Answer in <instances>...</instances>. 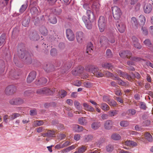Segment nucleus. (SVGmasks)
Masks as SVG:
<instances>
[{"instance_id":"obj_1","label":"nucleus","mask_w":153,"mask_h":153,"mask_svg":"<svg viewBox=\"0 0 153 153\" xmlns=\"http://www.w3.org/2000/svg\"><path fill=\"white\" fill-rule=\"evenodd\" d=\"M17 54L20 59H23L25 57L26 62L27 64H30L32 62V53L27 52L25 50L24 45L21 43L18 45L17 48Z\"/></svg>"},{"instance_id":"obj_2","label":"nucleus","mask_w":153,"mask_h":153,"mask_svg":"<svg viewBox=\"0 0 153 153\" xmlns=\"http://www.w3.org/2000/svg\"><path fill=\"white\" fill-rule=\"evenodd\" d=\"M85 68L86 71L92 72L97 77H101L104 76L103 74L98 71L99 68L94 65H88L85 67Z\"/></svg>"},{"instance_id":"obj_3","label":"nucleus","mask_w":153,"mask_h":153,"mask_svg":"<svg viewBox=\"0 0 153 153\" xmlns=\"http://www.w3.org/2000/svg\"><path fill=\"white\" fill-rule=\"evenodd\" d=\"M62 62L61 61H56L55 63H54V66L51 63H48L44 64L43 66V68L44 70L47 73L52 72L55 70V67L56 68L59 66Z\"/></svg>"},{"instance_id":"obj_4","label":"nucleus","mask_w":153,"mask_h":153,"mask_svg":"<svg viewBox=\"0 0 153 153\" xmlns=\"http://www.w3.org/2000/svg\"><path fill=\"white\" fill-rule=\"evenodd\" d=\"M98 22L100 31L101 32H103L105 28L107 19L104 16H101L99 18Z\"/></svg>"},{"instance_id":"obj_5","label":"nucleus","mask_w":153,"mask_h":153,"mask_svg":"<svg viewBox=\"0 0 153 153\" xmlns=\"http://www.w3.org/2000/svg\"><path fill=\"white\" fill-rule=\"evenodd\" d=\"M112 11L114 19L118 20L120 18L122 13L120 9L117 6L112 7Z\"/></svg>"},{"instance_id":"obj_6","label":"nucleus","mask_w":153,"mask_h":153,"mask_svg":"<svg viewBox=\"0 0 153 153\" xmlns=\"http://www.w3.org/2000/svg\"><path fill=\"white\" fill-rule=\"evenodd\" d=\"M36 93L39 94H45L47 95H51L53 93V91L47 87H44L38 89Z\"/></svg>"},{"instance_id":"obj_7","label":"nucleus","mask_w":153,"mask_h":153,"mask_svg":"<svg viewBox=\"0 0 153 153\" xmlns=\"http://www.w3.org/2000/svg\"><path fill=\"white\" fill-rule=\"evenodd\" d=\"M30 40L33 41H37L39 39V36L36 31L30 32L28 36Z\"/></svg>"},{"instance_id":"obj_8","label":"nucleus","mask_w":153,"mask_h":153,"mask_svg":"<svg viewBox=\"0 0 153 153\" xmlns=\"http://www.w3.org/2000/svg\"><path fill=\"white\" fill-rule=\"evenodd\" d=\"M72 64L69 62L64 63V65L61 67L60 71L63 74L68 71L71 67Z\"/></svg>"},{"instance_id":"obj_9","label":"nucleus","mask_w":153,"mask_h":153,"mask_svg":"<svg viewBox=\"0 0 153 153\" xmlns=\"http://www.w3.org/2000/svg\"><path fill=\"white\" fill-rule=\"evenodd\" d=\"M82 19L84 22L87 28L89 30L91 29L92 27L91 20L88 19V18L85 16H83L82 17Z\"/></svg>"},{"instance_id":"obj_10","label":"nucleus","mask_w":153,"mask_h":153,"mask_svg":"<svg viewBox=\"0 0 153 153\" xmlns=\"http://www.w3.org/2000/svg\"><path fill=\"white\" fill-rule=\"evenodd\" d=\"M16 87L13 85L8 86L6 88L5 92L8 95H11L13 94L16 91Z\"/></svg>"},{"instance_id":"obj_11","label":"nucleus","mask_w":153,"mask_h":153,"mask_svg":"<svg viewBox=\"0 0 153 153\" xmlns=\"http://www.w3.org/2000/svg\"><path fill=\"white\" fill-rule=\"evenodd\" d=\"M119 54L120 56L123 58H129L132 55V52L128 50L123 51L120 52Z\"/></svg>"},{"instance_id":"obj_12","label":"nucleus","mask_w":153,"mask_h":153,"mask_svg":"<svg viewBox=\"0 0 153 153\" xmlns=\"http://www.w3.org/2000/svg\"><path fill=\"white\" fill-rule=\"evenodd\" d=\"M152 9L153 7L150 3L146 4L143 7V11L146 14L151 13Z\"/></svg>"},{"instance_id":"obj_13","label":"nucleus","mask_w":153,"mask_h":153,"mask_svg":"<svg viewBox=\"0 0 153 153\" xmlns=\"http://www.w3.org/2000/svg\"><path fill=\"white\" fill-rule=\"evenodd\" d=\"M66 36L68 39L70 41L74 39L75 36L73 31L70 29H67L66 31Z\"/></svg>"},{"instance_id":"obj_14","label":"nucleus","mask_w":153,"mask_h":153,"mask_svg":"<svg viewBox=\"0 0 153 153\" xmlns=\"http://www.w3.org/2000/svg\"><path fill=\"white\" fill-rule=\"evenodd\" d=\"M36 76V72L35 71H32L29 74L27 78V82L30 83L35 79Z\"/></svg>"},{"instance_id":"obj_15","label":"nucleus","mask_w":153,"mask_h":153,"mask_svg":"<svg viewBox=\"0 0 153 153\" xmlns=\"http://www.w3.org/2000/svg\"><path fill=\"white\" fill-rule=\"evenodd\" d=\"M24 102L23 100L20 98L13 99L10 101L11 104L16 105L22 104Z\"/></svg>"},{"instance_id":"obj_16","label":"nucleus","mask_w":153,"mask_h":153,"mask_svg":"<svg viewBox=\"0 0 153 153\" xmlns=\"http://www.w3.org/2000/svg\"><path fill=\"white\" fill-rule=\"evenodd\" d=\"M19 73L14 70H11L9 72V76L13 79H17L19 78Z\"/></svg>"},{"instance_id":"obj_17","label":"nucleus","mask_w":153,"mask_h":153,"mask_svg":"<svg viewBox=\"0 0 153 153\" xmlns=\"http://www.w3.org/2000/svg\"><path fill=\"white\" fill-rule=\"evenodd\" d=\"M47 82V79L44 77L41 78L39 79H36L35 84L38 86L44 85Z\"/></svg>"},{"instance_id":"obj_18","label":"nucleus","mask_w":153,"mask_h":153,"mask_svg":"<svg viewBox=\"0 0 153 153\" xmlns=\"http://www.w3.org/2000/svg\"><path fill=\"white\" fill-rule=\"evenodd\" d=\"M116 25L118 30L120 33H123L124 32L126 28L125 24L123 23H119L118 22L116 23Z\"/></svg>"},{"instance_id":"obj_19","label":"nucleus","mask_w":153,"mask_h":153,"mask_svg":"<svg viewBox=\"0 0 153 153\" xmlns=\"http://www.w3.org/2000/svg\"><path fill=\"white\" fill-rule=\"evenodd\" d=\"M76 37L77 41L81 43L84 38L83 33L82 31H79L76 33Z\"/></svg>"},{"instance_id":"obj_20","label":"nucleus","mask_w":153,"mask_h":153,"mask_svg":"<svg viewBox=\"0 0 153 153\" xmlns=\"http://www.w3.org/2000/svg\"><path fill=\"white\" fill-rule=\"evenodd\" d=\"M30 21V18L28 16H24L22 19V25L25 27L28 26L29 23Z\"/></svg>"},{"instance_id":"obj_21","label":"nucleus","mask_w":153,"mask_h":153,"mask_svg":"<svg viewBox=\"0 0 153 153\" xmlns=\"http://www.w3.org/2000/svg\"><path fill=\"white\" fill-rule=\"evenodd\" d=\"M113 122L111 120H107L106 121L104 124L105 129L107 130L111 129L113 126Z\"/></svg>"},{"instance_id":"obj_22","label":"nucleus","mask_w":153,"mask_h":153,"mask_svg":"<svg viewBox=\"0 0 153 153\" xmlns=\"http://www.w3.org/2000/svg\"><path fill=\"white\" fill-rule=\"evenodd\" d=\"M86 15L88 17V19L91 20V22H93L94 20V15L93 12L90 10H87Z\"/></svg>"},{"instance_id":"obj_23","label":"nucleus","mask_w":153,"mask_h":153,"mask_svg":"<svg viewBox=\"0 0 153 153\" xmlns=\"http://www.w3.org/2000/svg\"><path fill=\"white\" fill-rule=\"evenodd\" d=\"M83 106L86 110L90 112L95 111L94 108L86 103H83Z\"/></svg>"},{"instance_id":"obj_24","label":"nucleus","mask_w":153,"mask_h":153,"mask_svg":"<svg viewBox=\"0 0 153 153\" xmlns=\"http://www.w3.org/2000/svg\"><path fill=\"white\" fill-rule=\"evenodd\" d=\"M101 65L104 68L108 69H111L113 68V66L111 63L108 62H104L102 63Z\"/></svg>"},{"instance_id":"obj_25","label":"nucleus","mask_w":153,"mask_h":153,"mask_svg":"<svg viewBox=\"0 0 153 153\" xmlns=\"http://www.w3.org/2000/svg\"><path fill=\"white\" fill-rule=\"evenodd\" d=\"M6 35L5 33H2L0 36V46L4 45L6 42Z\"/></svg>"},{"instance_id":"obj_26","label":"nucleus","mask_w":153,"mask_h":153,"mask_svg":"<svg viewBox=\"0 0 153 153\" xmlns=\"http://www.w3.org/2000/svg\"><path fill=\"white\" fill-rule=\"evenodd\" d=\"M67 93L66 91L64 90H61L58 93V96L61 98L65 97L67 95Z\"/></svg>"},{"instance_id":"obj_27","label":"nucleus","mask_w":153,"mask_h":153,"mask_svg":"<svg viewBox=\"0 0 153 153\" xmlns=\"http://www.w3.org/2000/svg\"><path fill=\"white\" fill-rule=\"evenodd\" d=\"M39 31L42 35L46 36L48 34V30L45 27H41L39 29Z\"/></svg>"},{"instance_id":"obj_28","label":"nucleus","mask_w":153,"mask_h":153,"mask_svg":"<svg viewBox=\"0 0 153 153\" xmlns=\"http://www.w3.org/2000/svg\"><path fill=\"white\" fill-rule=\"evenodd\" d=\"M53 125H56L57 128L58 130H61L64 128V126L63 124L58 123L57 122L53 121L52 123Z\"/></svg>"},{"instance_id":"obj_29","label":"nucleus","mask_w":153,"mask_h":153,"mask_svg":"<svg viewBox=\"0 0 153 153\" xmlns=\"http://www.w3.org/2000/svg\"><path fill=\"white\" fill-rule=\"evenodd\" d=\"M5 63L2 60H0V74L4 73L5 70Z\"/></svg>"},{"instance_id":"obj_30","label":"nucleus","mask_w":153,"mask_h":153,"mask_svg":"<svg viewBox=\"0 0 153 153\" xmlns=\"http://www.w3.org/2000/svg\"><path fill=\"white\" fill-rule=\"evenodd\" d=\"M62 9L59 7H55L53 9L52 11L56 15H59L62 13Z\"/></svg>"},{"instance_id":"obj_31","label":"nucleus","mask_w":153,"mask_h":153,"mask_svg":"<svg viewBox=\"0 0 153 153\" xmlns=\"http://www.w3.org/2000/svg\"><path fill=\"white\" fill-rule=\"evenodd\" d=\"M131 23L133 26H134L137 28L138 27V22L137 19L135 17H132L131 19Z\"/></svg>"},{"instance_id":"obj_32","label":"nucleus","mask_w":153,"mask_h":153,"mask_svg":"<svg viewBox=\"0 0 153 153\" xmlns=\"http://www.w3.org/2000/svg\"><path fill=\"white\" fill-rule=\"evenodd\" d=\"M100 4L96 2H94L92 5V9L94 10L96 12L99 11Z\"/></svg>"},{"instance_id":"obj_33","label":"nucleus","mask_w":153,"mask_h":153,"mask_svg":"<svg viewBox=\"0 0 153 153\" xmlns=\"http://www.w3.org/2000/svg\"><path fill=\"white\" fill-rule=\"evenodd\" d=\"M126 145L128 146H137V144L132 140L126 141L125 142Z\"/></svg>"},{"instance_id":"obj_34","label":"nucleus","mask_w":153,"mask_h":153,"mask_svg":"<svg viewBox=\"0 0 153 153\" xmlns=\"http://www.w3.org/2000/svg\"><path fill=\"white\" fill-rule=\"evenodd\" d=\"M93 44L90 42L88 44L87 46L86 53L89 54V53H91L93 51Z\"/></svg>"},{"instance_id":"obj_35","label":"nucleus","mask_w":153,"mask_h":153,"mask_svg":"<svg viewBox=\"0 0 153 153\" xmlns=\"http://www.w3.org/2000/svg\"><path fill=\"white\" fill-rule=\"evenodd\" d=\"M49 22L53 24H56L57 22V19L56 16L53 15L50 16V18L49 19Z\"/></svg>"},{"instance_id":"obj_36","label":"nucleus","mask_w":153,"mask_h":153,"mask_svg":"<svg viewBox=\"0 0 153 153\" xmlns=\"http://www.w3.org/2000/svg\"><path fill=\"white\" fill-rule=\"evenodd\" d=\"M100 107L104 111H107L109 109V106L105 103H101Z\"/></svg>"},{"instance_id":"obj_37","label":"nucleus","mask_w":153,"mask_h":153,"mask_svg":"<svg viewBox=\"0 0 153 153\" xmlns=\"http://www.w3.org/2000/svg\"><path fill=\"white\" fill-rule=\"evenodd\" d=\"M108 41V39L106 37L102 36L100 37V42L101 44H105Z\"/></svg>"},{"instance_id":"obj_38","label":"nucleus","mask_w":153,"mask_h":153,"mask_svg":"<svg viewBox=\"0 0 153 153\" xmlns=\"http://www.w3.org/2000/svg\"><path fill=\"white\" fill-rule=\"evenodd\" d=\"M111 138L114 140H118L121 138L120 135L117 133L113 134L111 136Z\"/></svg>"},{"instance_id":"obj_39","label":"nucleus","mask_w":153,"mask_h":153,"mask_svg":"<svg viewBox=\"0 0 153 153\" xmlns=\"http://www.w3.org/2000/svg\"><path fill=\"white\" fill-rule=\"evenodd\" d=\"M140 26H144L146 22V18L143 15H141L139 16Z\"/></svg>"},{"instance_id":"obj_40","label":"nucleus","mask_w":153,"mask_h":153,"mask_svg":"<svg viewBox=\"0 0 153 153\" xmlns=\"http://www.w3.org/2000/svg\"><path fill=\"white\" fill-rule=\"evenodd\" d=\"M144 136L146 139L149 142H152L153 140V138L151 134L148 132H146Z\"/></svg>"},{"instance_id":"obj_41","label":"nucleus","mask_w":153,"mask_h":153,"mask_svg":"<svg viewBox=\"0 0 153 153\" xmlns=\"http://www.w3.org/2000/svg\"><path fill=\"white\" fill-rule=\"evenodd\" d=\"M30 12L32 15L36 16L38 15V10L37 8L35 7H32L30 9Z\"/></svg>"},{"instance_id":"obj_42","label":"nucleus","mask_w":153,"mask_h":153,"mask_svg":"<svg viewBox=\"0 0 153 153\" xmlns=\"http://www.w3.org/2000/svg\"><path fill=\"white\" fill-rule=\"evenodd\" d=\"M130 60H131L136 62H139L141 60H142L144 61H146V60L144 59H142L140 57L136 56L131 57L130 58Z\"/></svg>"},{"instance_id":"obj_43","label":"nucleus","mask_w":153,"mask_h":153,"mask_svg":"<svg viewBox=\"0 0 153 153\" xmlns=\"http://www.w3.org/2000/svg\"><path fill=\"white\" fill-rule=\"evenodd\" d=\"M105 149L107 152L111 153L114 149V146L111 144H109L106 146Z\"/></svg>"},{"instance_id":"obj_44","label":"nucleus","mask_w":153,"mask_h":153,"mask_svg":"<svg viewBox=\"0 0 153 153\" xmlns=\"http://www.w3.org/2000/svg\"><path fill=\"white\" fill-rule=\"evenodd\" d=\"M100 123L94 122L91 125V127L94 130L97 129L100 127Z\"/></svg>"},{"instance_id":"obj_45","label":"nucleus","mask_w":153,"mask_h":153,"mask_svg":"<svg viewBox=\"0 0 153 153\" xmlns=\"http://www.w3.org/2000/svg\"><path fill=\"white\" fill-rule=\"evenodd\" d=\"M93 138V136L91 135H86L84 137V141L85 142H87L91 140Z\"/></svg>"},{"instance_id":"obj_46","label":"nucleus","mask_w":153,"mask_h":153,"mask_svg":"<svg viewBox=\"0 0 153 153\" xmlns=\"http://www.w3.org/2000/svg\"><path fill=\"white\" fill-rule=\"evenodd\" d=\"M77 149L78 153H83L86 150L87 147L85 146H82L78 147Z\"/></svg>"},{"instance_id":"obj_47","label":"nucleus","mask_w":153,"mask_h":153,"mask_svg":"<svg viewBox=\"0 0 153 153\" xmlns=\"http://www.w3.org/2000/svg\"><path fill=\"white\" fill-rule=\"evenodd\" d=\"M141 30L142 33L145 36H147L148 34V30L147 27L146 26H142Z\"/></svg>"},{"instance_id":"obj_48","label":"nucleus","mask_w":153,"mask_h":153,"mask_svg":"<svg viewBox=\"0 0 153 153\" xmlns=\"http://www.w3.org/2000/svg\"><path fill=\"white\" fill-rule=\"evenodd\" d=\"M47 133L48 137H53L55 136L56 132L53 130H48Z\"/></svg>"},{"instance_id":"obj_49","label":"nucleus","mask_w":153,"mask_h":153,"mask_svg":"<svg viewBox=\"0 0 153 153\" xmlns=\"http://www.w3.org/2000/svg\"><path fill=\"white\" fill-rule=\"evenodd\" d=\"M106 55L107 57L108 58H111L113 56L112 52L110 49H107L106 50Z\"/></svg>"},{"instance_id":"obj_50","label":"nucleus","mask_w":153,"mask_h":153,"mask_svg":"<svg viewBox=\"0 0 153 153\" xmlns=\"http://www.w3.org/2000/svg\"><path fill=\"white\" fill-rule=\"evenodd\" d=\"M144 44L149 48L152 47V44L150 39H146L143 42Z\"/></svg>"},{"instance_id":"obj_51","label":"nucleus","mask_w":153,"mask_h":153,"mask_svg":"<svg viewBox=\"0 0 153 153\" xmlns=\"http://www.w3.org/2000/svg\"><path fill=\"white\" fill-rule=\"evenodd\" d=\"M75 131L77 132H80L83 130V127L80 126L78 125H76L75 126Z\"/></svg>"},{"instance_id":"obj_52","label":"nucleus","mask_w":153,"mask_h":153,"mask_svg":"<svg viewBox=\"0 0 153 153\" xmlns=\"http://www.w3.org/2000/svg\"><path fill=\"white\" fill-rule=\"evenodd\" d=\"M78 120L79 123L82 125H85L87 123L86 120L83 117L78 119Z\"/></svg>"},{"instance_id":"obj_53","label":"nucleus","mask_w":153,"mask_h":153,"mask_svg":"<svg viewBox=\"0 0 153 153\" xmlns=\"http://www.w3.org/2000/svg\"><path fill=\"white\" fill-rule=\"evenodd\" d=\"M44 122L41 120H37L34 122V124L35 126H38L42 125L44 124Z\"/></svg>"},{"instance_id":"obj_54","label":"nucleus","mask_w":153,"mask_h":153,"mask_svg":"<svg viewBox=\"0 0 153 153\" xmlns=\"http://www.w3.org/2000/svg\"><path fill=\"white\" fill-rule=\"evenodd\" d=\"M75 147L76 146L75 145H73L63 149V151H65V152H68L69 151L74 149Z\"/></svg>"},{"instance_id":"obj_55","label":"nucleus","mask_w":153,"mask_h":153,"mask_svg":"<svg viewBox=\"0 0 153 153\" xmlns=\"http://www.w3.org/2000/svg\"><path fill=\"white\" fill-rule=\"evenodd\" d=\"M20 114L19 113H13L12 114L10 118V120H12L17 117H19Z\"/></svg>"},{"instance_id":"obj_56","label":"nucleus","mask_w":153,"mask_h":153,"mask_svg":"<svg viewBox=\"0 0 153 153\" xmlns=\"http://www.w3.org/2000/svg\"><path fill=\"white\" fill-rule=\"evenodd\" d=\"M50 53L52 56H55L57 54V50L55 48H52L50 51Z\"/></svg>"},{"instance_id":"obj_57","label":"nucleus","mask_w":153,"mask_h":153,"mask_svg":"<svg viewBox=\"0 0 153 153\" xmlns=\"http://www.w3.org/2000/svg\"><path fill=\"white\" fill-rule=\"evenodd\" d=\"M27 7V6L26 4H23L21 6L19 12L21 13H23L26 10Z\"/></svg>"},{"instance_id":"obj_58","label":"nucleus","mask_w":153,"mask_h":153,"mask_svg":"<svg viewBox=\"0 0 153 153\" xmlns=\"http://www.w3.org/2000/svg\"><path fill=\"white\" fill-rule=\"evenodd\" d=\"M108 103L110 106L113 107H115L117 105V102L113 100H110L108 102Z\"/></svg>"},{"instance_id":"obj_59","label":"nucleus","mask_w":153,"mask_h":153,"mask_svg":"<svg viewBox=\"0 0 153 153\" xmlns=\"http://www.w3.org/2000/svg\"><path fill=\"white\" fill-rule=\"evenodd\" d=\"M120 125L121 126L126 127L128 126L129 123L126 121H123L120 122Z\"/></svg>"},{"instance_id":"obj_60","label":"nucleus","mask_w":153,"mask_h":153,"mask_svg":"<svg viewBox=\"0 0 153 153\" xmlns=\"http://www.w3.org/2000/svg\"><path fill=\"white\" fill-rule=\"evenodd\" d=\"M118 83L119 85L123 86H126L128 85V84L127 82L123 81L121 79L118 82Z\"/></svg>"},{"instance_id":"obj_61","label":"nucleus","mask_w":153,"mask_h":153,"mask_svg":"<svg viewBox=\"0 0 153 153\" xmlns=\"http://www.w3.org/2000/svg\"><path fill=\"white\" fill-rule=\"evenodd\" d=\"M108 41L109 42L111 43H113L115 42V38L114 36L112 35L110 36L108 39Z\"/></svg>"},{"instance_id":"obj_62","label":"nucleus","mask_w":153,"mask_h":153,"mask_svg":"<svg viewBox=\"0 0 153 153\" xmlns=\"http://www.w3.org/2000/svg\"><path fill=\"white\" fill-rule=\"evenodd\" d=\"M118 74H119L120 77L125 78L126 75L127 74L126 73L120 70H118L117 71Z\"/></svg>"},{"instance_id":"obj_63","label":"nucleus","mask_w":153,"mask_h":153,"mask_svg":"<svg viewBox=\"0 0 153 153\" xmlns=\"http://www.w3.org/2000/svg\"><path fill=\"white\" fill-rule=\"evenodd\" d=\"M103 73L104 75H105L106 76L108 77H113L114 76V75L112 73L108 71H105Z\"/></svg>"},{"instance_id":"obj_64","label":"nucleus","mask_w":153,"mask_h":153,"mask_svg":"<svg viewBox=\"0 0 153 153\" xmlns=\"http://www.w3.org/2000/svg\"><path fill=\"white\" fill-rule=\"evenodd\" d=\"M118 112V111L117 110H113L109 111L108 113L111 117H112L117 115Z\"/></svg>"}]
</instances>
